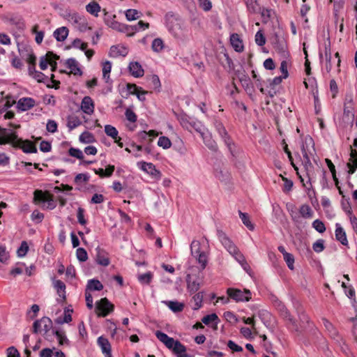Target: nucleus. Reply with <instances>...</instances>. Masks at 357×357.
<instances>
[{
	"instance_id": "f257e3e1",
	"label": "nucleus",
	"mask_w": 357,
	"mask_h": 357,
	"mask_svg": "<svg viewBox=\"0 0 357 357\" xmlns=\"http://www.w3.org/2000/svg\"><path fill=\"white\" fill-rule=\"evenodd\" d=\"M217 236L224 246V248L229 252V253L234 257V259L240 264H242L245 262L243 255L239 252L237 247L234 244L231 239L220 229L217 230Z\"/></svg>"
},
{
	"instance_id": "f03ea898",
	"label": "nucleus",
	"mask_w": 357,
	"mask_h": 357,
	"mask_svg": "<svg viewBox=\"0 0 357 357\" xmlns=\"http://www.w3.org/2000/svg\"><path fill=\"white\" fill-rule=\"evenodd\" d=\"M52 321L47 317H43L40 319L35 321L33 324V332L34 333H43V335L47 340H51V335L49 333H52Z\"/></svg>"
},
{
	"instance_id": "7ed1b4c3",
	"label": "nucleus",
	"mask_w": 357,
	"mask_h": 357,
	"mask_svg": "<svg viewBox=\"0 0 357 357\" xmlns=\"http://www.w3.org/2000/svg\"><path fill=\"white\" fill-rule=\"evenodd\" d=\"M271 302L275 307V308L280 313V315L286 321H288L289 324H291L293 327L295 328L296 331H298V324L296 321L293 318L291 315L289 311L285 306V305L276 296H271Z\"/></svg>"
},
{
	"instance_id": "20e7f679",
	"label": "nucleus",
	"mask_w": 357,
	"mask_h": 357,
	"mask_svg": "<svg viewBox=\"0 0 357 357\" xmlns=\"http://www.w3.org/2000/svg\"><path fill=\"white\" fill-rule=\"evenodd\" d=\"M33 200L36 204H43V207L48 210H52L56 206L53 195L40 190H35Z\"/></svg>"
},
{
	"instance_id": "39448f33",
	"label": "nucleus",
	"mask_w": 357,
	"mask_h": 357,
	"mask_svg": "<svg viewBox=\"0 0 357 357\" xmlns=\"http://www.w3.org/2000/svg\"><path fill=\"white\" fill-rule=\"evenodd\" d=\"M166 26L169 32L176 38H181L184 36L182 25L180 22L169 13L166 15Z\"/></svg>"
},
{
	"instance_id": "423d86ee",
	"label": "nucleus",
	"mask_w": 357,
	"mask_h": 357,
	"mask_svg": "<svg viewBox=\"0 0 357 357\" xmlns=\"http://www.w3.org/2000/svg\"><path fill=\"white\" fill-rule=\"evenodd\" d=\"M228 296L236 302H247L252 298V294L249 289H239L236 288H228L227 289Z\"/></svg>"
},
{
	"instance_id": "0eeeda50",
	"label": "nucleus",
	"mask_w": 357,
	"mask_h": 357,
	"mask_svg": "<svg viewBox=\"0 0 357 357\" xmlns=\"http://www.w3.org/2000/svg\"><path fill=\"white\" fill-rule=\"evenodd\" d=\"M114 309V305L107 298H102L96 303V312L98 317H105L112 312Z\"/></svg>"
},
{
	"instance_id": "6e6552de",
	"label": "nucleus",
	"mask_w": 357,
	"mask_h": 357,
	"mask_svg": "<svg viewBox=\"0 0 357 357\" xmlns=\"http://www.w3.org/2000/svg\"><path fill=\"white\" fill-rule=\"evenodd\" d=\"M213 124H214L215 128L216 131L218 132L220 137L224 141L225 145L227 146L229 151L231 153H233L232 147L234 146V144L233 143L231 139L230 138L229 135H228V132L226 130L223 123L220 121L215 119L214 121Z\"/></svg>"
},
{
	"instance_id": "1a4fd4ad",
	"label": "nucleus",
	"mask_w": 357,
	"mask_h": 357,
	"mask_svg": "<svg viewBox=\"0 0 357 357\" xmlns=\"http://www.w3.org/2000/svg\"><path fill=\"white\" fill-rule=\"evenodd\" d=\"M17 137V132L13 129L0 126V145L10 144L13 146Z\"/></svg>"
},
{
	"instance_id": "9d476101",
	"label": "nucleus",
	"mask_w": 357,
	"mask_h": 357,
	"mask_svg": "<svg viewBox=\"0 0 357 357\" xmlns=\"http://www.w3.org/2000/svg\"><path fill=\"white\" fill-rule=\"evenodd\" d=\"M137 166L143 172L151 176L153 178L159 180L162 176L161 172L156 169L155 166L151 162L140 161L137 163Z\"/></svg>"
},
{
	"instance_id": "9b49d317",
	"label": "nucleus",
	"mask_w": 357,
	"mask_h": 357,
	"mask_svg": "<svg viewBox=\"0 0 357 357\" xmlns=\"http://www.w3.org/2000/svg\"><path fill=\"white\" fill-rule=\"evenodd\" d=\"M13 147L20 148L26 153H37V148L32 142L29 140H23L19 138L18 136L17 137Z\"/></svg>"
},
{
	"instance_id": "f8f14e48",
	"label": "nucleus",
	"mask_w": 357,
	"mask_h": 357,
	"mask_svg": "<svg viewBox=\"0 0 357 357\" xmlns=\"http://www.w3.org/2000/svg\"><path fill=\"white\" fill-rule=\"evenodd\" d=\"M271 40L274 49L285 56L287 54V43L284 38L275 33L273 34Z\"/></svg>"
},
{
	"instance_id": "ddd939ff",
	"label": "nucleus",
	"mask_w": 357,
	"mask_h": 357,
	"mask_svg": "<svg viewBox=\"0 0 357 357\" xmlns=\"http://www.w3.org/2000/svg\"><path fill=\"white\" fill-rule=\"evenodd\" d=\"M321 321L331 337L334 340L337 344H341V342H342V337L339 334V332L336 328L333 325L331 322H330L327 319L324 317L321 319Z\"/></svg>"
},
{
	"instance_id": "4468645a",
	"label": "nucleus",
	"mask_w": 357,
	"mask_h": 357,
	"mask_svg": "<svg viewBox=\"0 0 357 357\" xmlns=\"http://www.w3.org/2000/svg\"><path fill=\"white\" fill-rule=\"evenodd\" d=\"M301 152L303 158L306 155L310 156L315 152L314 142L310 135L304 137L301 145Z\"/></svg>"
},
{
	"instance_id": "2eb2a0df",
	"label": "nucleus",
	"mask_w": 357,
	"mask_h": 357,
	"mask_svg": "<svg viewBox=\"0 0 357 357\" xmlns=\"http://www.w3.org/2000/svg\"><path fill=\"white\" fill-rule=\"evenodd\" d=\"M36 104V100L33 98L23 97L17 101L16 108L19 112H26L32 109Z\"/></svg>"
},
{
	"instance_id": "dca6fc26",
	"label": "nucleus",
	"mask_w": 357,
	"mask_h": 357,
	"mask_svg": "<svg viewBox=\"0 0 357 357\" xmlns=\"http://www.w3.org/2000/svg\"><path fill=\"white\" fill-rule=\"evenodd\" d=\"M96 261L98 264L101 265L102 266H107L110 260L108 257V253L103 249L100 247H97L96 248Z\"/></svg>"
},
{
	"instance_id": "f3484780",
	"label": "nucleus",
	"mask_w": 357,
	"mask_h": 357,
	"mask_svg": "<svg viewBox=\"0 0 357 357\" xmlns=\"http://www.w3.org/2000/svg\"><path fill=\"white\" fill-rule=\"evenodd\" d=\"M187 289L189 293L195 294L200 288V282L198 278H193L190 275L186 277Z\"/></svg>"
},
{
	"instance_id": "a211bd4d",
	"label": "nucleus",
	"mask_w": 357,
	"mask_h": 357,
	"mask_svg": "<svg viewBox=\"0 0 357 357\" xmlns=\"http://www.w3.org/2000/svg\"><path fill=\"white\" fill-rule=\"evenodd\" d=\"M128 54V50L123 45H113L110 47L109 56L111 57L126 56Z\"/></svg>"
},
{
	"instance_id": "6ab92c4d",
	"label": "nucleus",
	"mask_w": 357,
	"mask_h": 357,
	"mask_svg": "<svg viewBox=\"0 0 357 357\" xmlns=\"http://www.w3.org/2000/svg\"><path fill=\"white\" fill-rule=\"evenodd\" d=\"M158 133L155 130L141 131L138 133V137L141 143L151 144L153 138L157 137Z\"/></svg>"
},
{
	"instance_id": "aec40b11",
	"label": "nucleus",
	"mask_w": 357,
	"mask_h": 357,
	"mask_svg": "<svg viewBox=\"0 0 357 357\" xmlns=\"http://www.w3.org/2000/svg\"><path fill=\"white\" fill-rule=\"evenodd\" d=\"M81 109L86 114H91L93 112L94 104L91 97H84L81 103Z\"/></svg>"
},
{
	"instance_id": "412c9836",
	"label": "nucleus",
	"mask_w": 357,
	"mask_h": 357,
	"mask_svg": "<svg viewBox=\"0 0 357 357\" xmlns=\"http://www.w3.org/2000/svg\"><path fill=\"white\" fill-rule=\"evenodd\" d=\"M128 70L135 77H141L144 75V69L137 61L130 62L128 66Z\"/></svg>"
},
{
	"instance_id": "4be33fe9",
	"label": "nucleus",
	"mask_w": 357,
	"mask_h": 357,
	"mask_svg": "<svg viewBox=\"0 0 357 357\" xmlns=\"http://www.w3.org/2000/svg\"><path fill=\"white\" fill-rule=\"evenodd\" d=\"M65 65L67 68L70 70V73L75 75H81L82 72L80 68L78 66V63L74 58L68 59Z\"/></svg>"
},
{
	"instance_id": "5701e85b",
	"label": "nucleus",
	"mask_w": 357,
	"mask_h": 357,
	"mask_svg": "<svg viewBox=\"0 0 357 357\" xmlns=\"http://www.w3.org/2000/svg\"><path fill=\"white\" fill-rule=\"evenodd\" d=\"M335 238L340 241L343 245H348V241L346 232L340 223L335 224Z\"/></svg>"
},
{
	"instance_id": "b1692460",
	"label": "nucleus",
	"mask_w": 357,
	"mask_h": 357,
	"mask_svg": "<svg viewBox=\"0 0 357 357\" xmlns=\"http://www.w3.org/2000/svg\"><path fill=\"white\" fill-rule=\"evenodd\" d=\"M162 303L175 313L181 312L184 309V304L177 301H164Z\"/></svg>"
},
{
	"instance_id": "393cba45",
	"label": "nucleus",
	"mask_w": 357,
	"mask_h": 357,
	"mask_svg": "<svg viewBox=\"0 0 357 357\" xmlns=\"http://www.w3.org/2000/svg\"><path fill=\"white\" fill-rule=\"evenodd\" d=\"M204 144L211 151H218V144L215 140L212 139V137L210 134H207L204 132L201 135Z\"/></svg>"
},
{
	"instance_id": "a878e982",
	"label": "nucleus",
	"mask_w": 357,
	"mask_h": 357,
	"mask_svg": "<svg viewBox=\"0 0 357 357\" xmlns=\"http://www.w3.org/2000/svg\"><path fill=\"white\" fill-rule=\"evenodd\" d=\"M230 43L235 51L241 52L243 50L242 40L238 33H232L230 36Z\"/></svg>"
},
{
	"instance_id": "bb28decb",
	"label": "nucleus",
	"mask_w": 357,
	"mask_h": 357,
	"mask_svg": "<svg viewBox=\"0 0 357 357\" xmlns=\"http://www.w3.org/2000/svg\"><path fill=\"white\" fill-rule=\"evenodd\" d=\"M68 29L66 26H61L56 29L54 33L53 36L55 39L59 42L64 41L68 36Z\"/></svg>"
},
{
	"instance_id": "cd10ccee",
	"label": "nucleus",
	"mask_w": 357,
	"mask_h": 357,
	"mask_svg": "<svg viewBox=\"0 0 357 357\" xmlns=\"http://www.w3.org/2000/svg\"><path fill=\"white\" fill-rule=\"evenodd\" d=\"M156 337L162 342L167 348L172 347V342H174V338L169 337L166 333L157 331L155 333Z\"/></svg>"
},
{
	"instance_id": "c85d7f7f",
	"label": "nucleus",
	"mask_w": 357,
	"mask_h": 357,
	"mask_svg": "<svg viewBox=\"0 0 357 357\" xmlns=\"http://www.w3.org/2000/svg\"><path fill=\"white\" fill-rule=\"evenodd\" d=\"M86 10L91 15L98 17L99 13L101 11V7L96 1H93L86 6Z\"/></svg>"
},
{
	"instance_id": "c756f323",
	"label": "nucleus",
	"mask_w": 357,
	"mask_h": 357,
	"mask_svg": "<svg viewBox=\"0 0 357 357\" xmlns=\"http://www.w3.org/2000/svg\"><path fill=\"white\" fill-rule=\"evenodd\" d=\"M239 80L241 83L242 86L248 93H252L253 91V86L249 76L245 73L242 74L239 77Z\"/></svg>"
},
{
	"instance_id": "7c9ffc66",
	"label": "nucleus",
	"mask_w": 357,
	"mask_h": 357,
	"mask_svg": "<svg viewBox=\"0 0 357 357\" xmlns=\"http://www.w3.org/2000/svg\"><path fill=\"white\" fill-rule=\"evenodd\" d=\"M98 346L101 348L103 354H109V351H111V344L108 340L103 336H100L97 340Z\"/></svg>"
},
{
	"instance_id": "2f4dec72",
	"label": "nucleus",
	"mask_w": 357,
	"mask_h": 357,
	"mask_svg": "<svg viewBox=\"0 0 357 357\" xmlns=\"http://www.w3.org/2000/svg\"><path fill=\"white\" fill-rule=\"evenodd\" d=\"M54 287L56 289L57 294L62 301L66 300V284L60 280H55L54 282Z\"/></svg>"
},
{
	"instance_id": "473e14b6",
	"label": "nucleus",
	"mask_w": 357,
	"mask_h": 357,
	"mask_svg": "<svg viewBox=\"0 0 357 357\" xmlns=\"http://www.w3.org/2000/svg\"><path fill=\"white\" fill-rule=\"evenodd\" d=\"M82 124L79 118L75 115H70L67 117V126L69 130H73Z\"/></svg>"
},
{
	"instance_id": "72a5a7b5",
	"label": "nucleus",
	"mask_w": 357,
	"mask_h": 357,
	"mask_svg": "<svg viewBox=\"0 0 357 357\" xmlns=\"http://www.w3.org/2000/svg\"><path fill=\"white\" fill-rule=\"evenodd\" d=\"M172 349L173 352L178 357V355H181L186 351V347L182 344L178 340H175L174 339V342L172 344V347L169 348Z\"/></svg>"
},
{
	"instance_id": "f704fd0d",
	"label": "nucleus",
	"mask_w": 357,
	"mask_h": 357,
	"mask_svg": "<svg viewBox=\"0 0 357 357\" xmlns=\"http://www.w3.org/2000/svg\"><path fill=\"white\" fill-rule=\"evenodd\" d=\"M103 289L102 283L96 279L89 280L87 282L86 289L90 291H100Z\"/></svg>"
},
{
	"instance_id": "c9c22d12",
	"label": "nucleus",
	"mask_w": 357,
	"mask_h": 357,
	"mask_svg": "<svg viewBox=\"0 0 357 357\" xmlns=\"http://www.w3.org/2000/svg\"><path fill=\"white\" fill-rule=\"evenodd\" d=\"M239 217L244 224V225L250 230L252 231L255 229L254 225L250 220L249 216L246 213L238 211Z\"/></svg>"
},
{
	"instance_id": "e433bc0d",
	"label": "nucleus",
	"mask_w": 357,
	"mask_h": 357,
	"mask_svg": "<svg viewBox=\"0 0 357 357\" xmlns=\"http://www.w3.org/2000/svg\"><path fill=\"white\" fill-rule=\"evenodd\" d=\"M299 213L304 218H311L313 215V211L307 204H303L300 207Z\"/></svg>"
},
{
	"instance_id": "4c0bfd02",
	"label": "nucleus",
	"mask_w": 357,
	"mask_h": 357,
	"mask_svg": "<svg viewBox=\"0 0 357 357\" xmlns=\"http://www.w3.org/2000/svg\"><path fill=\"white\" fill-rule=\"evenodd\" d=\"M190 126L194 128L196 132L200 134V135L205 132V127L202 125V123L200 121L196 119H192V120H191V121L190 122Z\"/></svg>"
},
{
	"instance_id": "58836bf2",
	"label": "nucleus",
	"mask_w": 357,
	"mask_h": 357,
	"mask_svg": "<svg viewBox=\"0 0 357 357\" xmlns=\"http://www.w3.org/2000/svg\"><path fill=\"white\" fill-rule=\"evenodd\" d=\"M52 335H56L59 340V343L61 345L68 343V340L65 335V332L63 331H52Z\"/></svg>"
},
{
	"instance_id": "ea45409f",
	"label": "nucleus",
	"mask_w": 357,
	"mask_h": 357,
	"mask_svg": "<svg viewBox=\"0 0 357 357\" xmlns=\"http://www.w3.org/2000/svg\"><path fill=\"white\" fill-rule=\"evenodd\" d=\"M79 139L82 143L89 144L95 141V137L92 133L85 131L79 135Z\"/></svg>"
},
{
	"instance_id": "a19ab883",
	"label": "nucleus",
	"mask_w": 357,
	"mask_h": 357,
	"mask_svg": "<svg viewBox=\"0 0 357 357\" xmlns=\"http://www.w3.org/2000/svg\"><path fill=\"white\" fill-rule=\"evenodd\" d=\"M83 15H79L78 13L77 12H67L66 15H65V18L68 20L69 22H72L73 24H77V22H79V21L80 20L81 17H82Z\"/></svg>"
},
{
	"instance_id": "79ce46f5",
	"label": "nucleus",
	"mask_w": 357,
	"mask_h": 357,
	"mask_svg": "<svg viewBox=\"0 0 357 357\" xmlns=\"http://www.w3.org/2000/svg\"><path fill=\"white\" fill-rule=\"evenodd\" d=\"M220 319L218 317V315L215 314V313H212L211 314H208L206 316H204L202 319V321L206 324V325H208L210 324L211 322H214L215 326L218 325V322H219Z\"/></svg>"
},
{
	"instance_id": "37998d69",
	"label": "nucleus",
	"mask_w": 357,
	"mask_h": 357,
	"mask_svg": "<svg viewBox=\"0 0 357 357\" xmlns=\"http://www.w3.org/2000/svg\"><path fill=\"white\" fill-rule=\"evenodd\" d=\"M303 164L306 172V175L308 177L307 183H310V171L312 168V164L309 155H306L305 158H303Z\"/></svg>"
},
{
	"instance_id": "c03bdc74",
	"label": "nucleus",
	"mask_w": 357,
	"mask_h": 357,
	"mask_svg": "<svg viewBox=\"0 0 357 357\" xmlns=\"http://www.w3.org/2000/svg\"><path fill=\"white\" fill-rule=\"evenodd\" d=\"M46 56L48 57V61L52 67V71L56 70L57 65L56 60H58L59 56L50 52L47 53Z\"/></svg>"
},
{
	"instance_id": "a18cd8bd",
	"label": "nucleus",
	"mask_w": 357,
	"mask_h": 357,
	"mask_svg": "<svg viewBox=\"0 0 357 357\" xmlns=\"http://www.w3.org/2000/svg\"><path fill=\"white\" fill-rule=\"evenodd\" d=\"M201 248V243L199 241L193 240L190 244V250L191 254L193 257H195V255H197L202 252L200 250Z\"/></svg>"
},
{
	"instance_id": "49530a36",
	"label": "nucleus",
	"mask_w": 357,
	"mask_h": 357,
	"mask_svg": "<svg viewBox=\"0 0 357 357\" xmlns=\"http://www.w3.org/2000/svg\"><path fill=\"white\" fill-rule=\"evenodd\" d=\"M197 259V262L200 264L202 269H204L208 263V257L206 254L204 252L195 255V257Z\"/></svg>"
},
{
	"instance_id": "de8ad7c7",
	"label": "nucleus",
	"mask_w": 357,
	"mask_h": 357,
	"mask_svg": "<svg viewBox=\"0 0 357 357\" xmlns=\"http://www.w3.org/2000/svg\"><path fill=\"white\" fill-rule=\"evenodd\" d=\"M38 24H35L32 28V32L36 33L35 40L36 43L40 44L43 42L45 33L43 31H38Z\"/></svg>"
},
{
	"instance_id": "09e8293b",
	"label": "nucleus",
	"mask_w": 357,
	"mask_h": 357,
	"mask_svg": "<svg viewBox=\"0 0 357 357\" xmlns=\"http://www.w3.org/2000/svg\"><path fill=\"white\" fill-rule=\"evenodd\" d=\"M344 196L342 195V199L341 201L342 208L349 215V217L353 216L351 206L349 200V199H344Z\"/></svg>"
},
{
	"instance_id": "8fccbe9b",
	"label": "nucleus",
	"mask_w": 357,
	"mask_h": 357,
	"mask_svg": "<svg viewBox=\"0 0 357 357\" xmlns=\"http://www.w3.org/2000/svg\"><path fill=\"white\" fill-rule=\"evenodd\" d=\"M153 52H159L164 48V43L161 38H155L151 44Z\"/></svg>"
},
{
	"instance_id": "3c124183",
	"label": "nucleus",
	"mask_w": 357,
	"mask_h": 357,
	"mask_svg": "<svg viewBox=\"0 0 357 357\" xmlns=\"http://www.w3.org/2000/svg\"><path fill=\"white\" fill-rule=\"evenodd\" d=\"M105 132L107 136L111 137L112 139L117 138L119 134L116 128L111 125L105 126Z\"/></svg>"
},
{
	"instance_id": "603ef678",
	"label": "nucleus",
	"mask_w": 357,
	"mask_h": 357,
	"mask_svg": "<svg viewBox=\"0 0 357 357\" xmlns=\"http://www.w3.org/2000/svg\"><path fill=\"white\" fill-rule=\"evenodd\" d=\"M158 146L162 147L164 149H167L171 147L172 142L167 137L161 136L158 139Z\"/></svg>"
},
{
	"instance_id": "864d4df0",
	"label": "nucleus",
	"mask_w": 357,
	"mask_h": 357,
	"mask_svg": "<svg viewBox=\"0 0 357 357\" xmlns=\"http://www.w3.org/2000/svg\"><path fill=\"white\" fill-rule=\"evenodd\" d=\"M195 302L194 310H198L202 307L203 301V292H197L192 298Z\"/></svg>"
},
{
	"instance_id": "5fc2aeb1",
	"label": "nucleus",
	"mask_w": 357,
	"mask_h": 357,
	"mask_svg": "<svg viewBox=\"0 0 357 357\" xmlns=\"http://www.w3.org/2000/svg\"><path fill=\"white\" fill-rule=\"evenodd\" d=\"M76 257L79 261L84 262L88 259V254L84 248H78L76 250Z\"/></svg>"
},
{
	"instance_id": "6e6d98bb",
	"label": "nucleus",
	"mask_w": 357,
	"mask_h": 357,
	"mask_svg": "<svg viewBox=\"0 0 357 357\" xmlns=\"http://www.w3.org/2000/svg\"><path fill=\"white\" fill-rule=\"evenodd\" d=\"M139 13L135 9H128L126 11V17L128 21L139 18Z\"/></svg>"
},
{
	"instance_id": "4d7b16f0",
	"label": "nucleus",
	"mask_w": 357,
	"mask_h": 357,
	"mask_svg": "<svg viewBox=\"0 0 357 357\" xmlns=\"http://www.w3.org/2000/svg\"><path fill=\"white\" fill-rule=\"evenodd\" d=\"M73 312V310H65L64 311V317L63 319L58 318L56 321L58 324H63V323H69L72 321L71 313Z\"/></svg>"
},
{
	"instance_id": "13d9d810",
	"label": "nucleus",
	"mask_w": 357,
	"mask_h": 357,
	"mask_svg": "<svg viewBox=\"0 0 357 357\" xmlns=\"http://www.w3.org/2000/svg\"><path fill=\"white\" fill-rule=\"evenodd\" d=\"M312 226L319 233H324L326 231L325 225L319 219L314 220Z\"/></svg>"
},
{
	"instance_id": "bf43d9fd",
	"label": "nucleus",
	"mask_w": 357,
	"mask_h": 357,
	"mask_svg": "<svg viewBox=\"0 0 357 357\" xmlns=\"http://www.w3.org/2000/svg\"><path fill=\"white\" fill-rule=\"evenodd\" d=\"M71 47L77 49H79L82 51L86 50L88 47V44L86 43L82 42L79 38H75L71 45Z\"/></svg>"
},
{
	"instance_id": "052dcab7",
	"label": "nucleus",
	"mask_w": 357,
	"mask_h": 357,
	"mask_svg": "<svg viewBox=\"0 0 357 357\" xmlns=\"http://www.w3.org/2000/svg\"><path fill=\"white\" fill-rule=\"evenodd\" d=\"M152 278H153V274L151 272H147L146 273L139 275L138 276V280L142 284H149L151 282Z\"/></svg>"
},
{
	"instance_id": "680f3d73",
	"label": "nucleus",
	"mask_w": 357,
	"mask_h": 357,
	"mask_svg": "<svg viewBox=\"0 0 357 357\" xmlns=\"http://www.w3.org/2000/svg\"><path fill=\"white\" fill-rule=\"evenodd\" d=\"M259 317L264 322V324L267 326L270 324V319L271 318V314L269 312L266 310H261L259 312Z\"/></svg>"
},
{
	"instance_id": "e2e57ef3",
	"label": "nucleus",
	"mask_w": 357,
	"mask_h": 357,
	"mask_svg": "<svg viewBox=\"0 0 357 357\" xmlns=\"http://www.w3.org/2000/svg\"><path fill=\"white\" fill-rule=\"evenodd\" d=\"M200 8L205 12H208L212 8V3L211 0H197Z\"/></svg>"
},
{
	"instance_id": "0e129e2a",
	"label": "nucleus",
	"mask_w": 357,
	"mask_h": 357,
	"mask_svg": "<svg viewBox=\"0 0 357 357\" xmlns=\"http://www.w3.org/2000/svg\"><path fill=\"white\" fill-rule=\"evenodd\" d=\"M283 257H284V260L285 261L288 268L290 270H294V255L289 252V253H285L284 255L283 256Z\"/></svg>"
},
{
	"instance_id": "69168bd1",
	"label": "nucleus",
	"mask_w": 357,
	"mask_h": 357,
	"mask_svg": "<svg viewBox=\"0 0 357 357\" xmlns=\"http://www.w3.org/2000/svg\"><path fill=\"white\" fill-rule=\"evenodd\" d=\"M68 153L70 156L76 158L80 160L84 158V154L79 149L70 147L68 150Z\"/></svg>"
},
{
	"instance_id": "338daca9",
	"label": "nucleus",
	"mask_w": 357,
	"mask_h": 357,
	"mask_svg": "<svg viewBox=\"0 0 357 357\" xmlns=\"http://www.w3.org/2000/svg\"><path fill=\"white\" fill-rule=\"evenodd\" d=\"M90 179V176L88 173H81L76 175L74 181L77 184H80L82 182H88Z\"/></svg>"
},
{
	"instance_id": "774afa93",
	"label": "nucleus",
	"mask_w": 357,
	"mask_h": 357,
	"mask_svg": "<svg viewBox=\"0 0 357 357\" xmlns=\"http://www.w3.org/2000/svg\"><path fill=\"white\" fill-rule=\"evenodd\" d=\"M29 250V246L26 241H22L21 245L17 250V254L19 257H24Z\"/></svg>"
}]
</instances>
